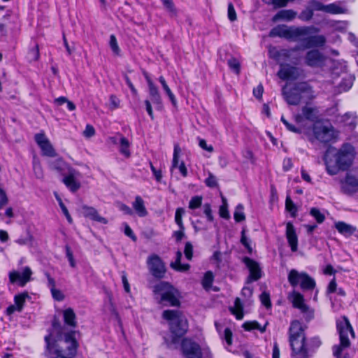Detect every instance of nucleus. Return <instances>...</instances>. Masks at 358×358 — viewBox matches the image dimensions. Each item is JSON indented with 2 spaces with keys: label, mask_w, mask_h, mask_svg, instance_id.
<instances>
[{
  "label": "nucleus",
  "mask_w": 358,
  "mask_h": 358,
  "mask_svg": "<svg viewBox=\"0 0 358 358\" xmlns=\"http://www.w3.org/2000/svg\"><path fill=\"white\" fill-rule=\"evenodd\" d=\"M164 6L168 11L172 13H176V9L172 0H161Z\"/></svg>",
  "instance_id": "nucleus-64"
},
{
  "label": "nucleus",
  "mask_w": 358,
  "mask_h": 358,
  "mask_svg": "<svg viewBox=\"0 0 358 358\" xmlns=\"http://www.w3.org/2000/svg\"><path fill=\"white\" fill-rule=\"evenodd\" d=\"M34 139L41 148L43 155L50 157H57V154L55 150L44 133L35 134Z\"/></svg>",
  "instance_id": "nucleus-14"
},
{
  "label": "nucleus",
  "mask_w": 358,
  "mask_h": 358,
  "mask_svg": "<svg viewBox=\"0 0 358 358\" xmlns=\"http://www.w3.org/2000/svg\"><path fill=\"white\" fill-rule=\"evenodd\" d=\"M147 264L150 273L156 278H162L166 272L164 262L157 255H150L147 259Z\"/></svg>",
  "instance_id": "nucleus-10"
},
{
  "label": "nucleus",
  "mask_w": 358,
  "mask_h": 358,
  "mask_svg": "<svg viewBox=\"0 0 358 358\" xmlns=\"http://www.w3.org/2000/svg\"><path fill=\"white\" fill-rule=\"evenodd\" d=\"M213 274L211 271H207L202 280V285L204 289H208L212 286L213 282Z\"/></svg>",
  "instance_id": "nucleus-46"
},
{
  "label": "nucleus",
  "mask_w": 358,
  "mask_h": 358,
  "mask_svg": "<svg viewBox=\"0 0 358 358\" xmlns=\"http://www.w3.org/2000/svg\"><path fill=\"white\" fill-rule=\"evenodd\" d=\"M33 237L30 234H27L25 237H20L15 242L20 245H31Z\"/></svg>",
  "instance_id": "nucleus-57"
},
{
  "label": "nucleus",
  "mask_w": 358,
  "mask_h": 358,
  "mask_svg": "<svg viewBox=\"0 0 358 358\" xmlns=\"http://www.w3.org/2000/svg\"><path fill=\"white\" fill-rule=\"evenodd\" d=\"M289 341L292 350V356L308 358L319 348L321 341L318 337L312 338L306 346L304 329L299 320H293L289 328Z\"/></svg>",
  "instance_id": "nucleus-1"
},
{
  "label": "nucleus",
  "mask_w": 358,
  "mask_h": 358,
  "mask_svg": "<svg viewBox=\"0 0 358 358\" xmlns=\"http://www.w3.org/2000/svg\"><path fill=\"white\" fill-rule=\"evenodd\" d=\"M109 45L113 53L118 55L120 54V50L118 46L116 37L113 34L110 35V36Z\"/></svg>",
  "instance_id": "nucleus-52"
},
{
  "label": "nucleus",
  "mask_w": 358,
  "mask_h": 358,
  "mask_svg": "<svg viewBox=\"0 0 358 358\" xmlns=\"http://www.w3.org/2000/svg\"><path fill=\"white\" fill-rule=\"evenodd\" d=\"M39 48L37 44H34V45L30 48L29 51L27 54V59L29 62H35L37 61L39 58Z\"/></svg>",
  "instance_id": "nucleus-44"
},
{
  "label": "nucleus",
  "mask_w": 358,
  "mask_h": 358,
  "mask_svg": "<svg viewBox=\"0 0 358 358\" xmlns=\"http://www.w3.org/2000/svg\"><path fill=\"white\" fill-rule=\"evenodd\" d=\"M289 299L292 301L293 306L301 310L304 314L306 319L310 320L313 317L314 312L304 303V299L301 294L293 291L289 295Z\"/></svg>",
  "instance_id": "nucleus-11"
},
{
  "label": "nucleus",
  "mask_w": 358,
  "mask_h": 358,
  "mask_svg": "<svg viewBox=\"0 0 358 358\" xmlns=\"http://www.w3.org/2000/svg\"><path fill=\"white\" fill-rule=\"evenodd\" d=\"M64 320L67 325L75 327L76 326V314L71 308L63 311Z\"/></svg>",
  "instance_id": "nucleus-35"
},
{
  "label": "nucleus",
  "mask_w": 358,
  "mask_h": 358,
  "mask_svg": "<svg viewBox=\"0 0 358 358\" xmlns=\"http://www.w3.org/2000/svg\"><path fill=\"white\" fill-rule=\"evenodd\" d=\"M286 238L292 252L298 249V237L294 225L291 222L286 224Z\"/></svg>",
  "instance_id": "nucleus-23"
},
{
  "label": "nucleus",
  "mask_w": 358,
  "mask_h": 358,
  "mask_svg": "<svg viewBox=\"0 0 358 358\" xmlns=\"http://www.w3.org/2000/svg\"><path fill=\"white\" fill-rule=\"evenodd\" d=\"M300 76L299 69L289 64H280L278 76L282 80H296Z\"/></svg>",
  "instance_id": "nucleus-18"
},
{
  "label": "nucleus",
  "mask_w": 358,
  "mask_h": 358,
  "mask_svg": "<svg viewBox=\"0 0 358 358\" xmlns=\"http://www.w3.org/2000/svg\"><path fill=\"white\" fill-rule=\"evenodd\" d=\"M335 227L341 234L349 236L356 230L355 227L344 222H338L335 223Z\"/></svg>",
  "instance_id": "nucleus-29"
},
{
  "label": "nucleus",
  "mask_w": 358,
  "mask_h": 358,
  "mask_svg": "<svg viewBox=\"0 0 358 358\" xmlns=\"http://www.w3.org/2000/svg\"><path fill=\"white\" fill-rule=\"evenodd\" d=\"M354 155V148L348 143L343 145L338 150L329 148L324 155L327 173L334 176L340 171L347 170L352 163Z\"/></svg>",
  "instance_id": "nucleus-2"
},
{
  "label": "nucleus",
  "mask_w": 358,
  "mask_h": 358,
  "mask_svg": "<svg viewBox=\"0 0 358 358\" xmlns=\"http://www.w3.org/2000/svg\"><path fill=\"white\" fill-rule=\"evenodd\" d=\"M243 210L244 206L243 204L239 203L236 206L234 213V217L236 222H240L245 220V215Z\"/></svg>",
  "instance_id": "nucleus-41"
},
{
  "label": "nucleus",
  "mask_w": 358,
  "mask_h": 358,
  "mask_svg": "<svg viewBox=\"0 0 358 358\" xmlns=\"http://www.w3.org/2000/svg\"><path fill=\"white\" fill-rule=\"evenodd\" d=\"M281 121L282 122V123L285 124V126L286 127V128L292 131V132H294V133H296V134H299L301 133V130L299 127H297L292 124H290L285 117L284 116L282 115L281 117Z\"/></svg>",
  "instance_id": "nucleus-56"
},
{
  "label": "nucleus",
  "mask_w": 358,
  "mask_h": 358,
  "mask_svg": "<svg viewBox=\"0 0 358 358\" xmlns=\"http://www.w3.org/2000/svg\"><path fill=\"white\" fill-rule=\"evenodd\" d=\"M184 253L188 260H191L193 256V246L189 242L185 243Z\"/></svg>",
  "instance_id": "nucleus-60"
},
{
  "label": "nucleus",
  "mask_w": 358,
  "mask_h": 358,
  "mask_svg": "<svg viewBox=\"0 0 358 358\" xmlns=\"http://www.w3.org/2000/svg\"><path fill=\"white\" fill-rule=\"evenodd\" d=\"M282 94L289 105L296 106L313 99V92L306 83H298L289 90L282 88Z\"/></svg>",
  "instance_id": "nucleus-8"
},
{
  "label": "nucleus",
  "mask_w": 358,
  "mask_h": 358,
  "mask_svg": "<svg viewBox=\"0 0 358 358\" xmlns=\"http://www.w3.org/2000/svg\"><path fill=\"white\" fill-rule=\"evenodd\" d=\"M290 27H287L286 25H279L276 27L273 28L271 32V36H279L282 38H285L286 39L288 38L289 32Z\"/></svg>",
  "instance_id": "nucleus-34"
},
{
  "label": "nucleus",
  "mask_w": 358,
  "mask_h": 358,
  "mask_svg": "<svg viewBox=\"0 0 358 358\" xmlns=\"http://www.w3.org/2000/svg\"><path fill=\"white\" fill-rule=\"evenodd\" d=\"M307 136L312 143L317 141L327 143L336 138L337 132L330 124L316 122L313 124L311 130L307 132Z\"/></svg>",
  "instance_id": "nucleus-7"
},
{
  "label": "nucleus",
  "mask_w": 358,
  "mask_h": 358,
  "mask_svg": "<svg viewBox=\"0 0 358 358\" xmlns=\"http://www.w3.org/2000/svg\"><path fill=\"white\" fill-rule=\"evenodd\" d=\"M129 147V141L124 137H121L120 151L122 155H124L126 157H129V155H130Z\"/></svg>",
  "instance_id": "nucleus-48"
},
{
  "label": "nucleus",
  "mask_w": 358,
  "mask_h": 358,
  "mask_svg": "<svg viewBox=\"0 0 358 358\" xmlns=\"http://www.w3.org/2000/svg\"><path fill=\"white\" fill-rule=\"evenodd\" d=\"M326 43V38L323 35L308 36L305 37L303 43H301L300 49H310L312 48H320Z\"/></svg>",
  "instance_id": "nucleus-20"
},
{
  "label": "nucleus",
  "mask_w": 358,
  "mask_h": 358,
  "mask_svg": "<svg viewBox=\"0 0 358 358\" xmlns=\"http://www.w3.org/2000/svg\"><path fill=\"white\" fill-rule=\"evenodd\" d=\"M260 300L262 303L266 308H269L271 306L270 296L268 293L263 292L260 295Z\"/></svg>",
  "instance_id": "nucleus-63"
},
{
  "label": "nucleus",
  "mask_w": 358,
  "mask_h": 358,
  "mask_svg": "<svg viewBox=\"0 0 358 358\" xmlns=\"http://www.w3.org/2000/svg\"><path fill=\"white\" fill-rule=\"evenodd\" d=\"M310 8L313 10H319L325 12V6L322 3L317 0H311L309 2Z\"/></svg>",
  "instance_id": "nucleus-54"
},
{
  "label": "nucleus",
  "mask_w": 358,
  "mask_h": 358,
  "mask_svg": "<svg viewBox=\"0 0 358 358\" xmlns=\"http://www.w3.org/2000/svg\"><path fill=\"white\" fill-rule=\"evenodd\" d=\"M317 32H319V29L313 26L301 27H290L287 40L301 41L302 43H303V40L306 36Z\"/></svg>",
  "instance_id": "nucleus-12"
},
{
  "label": "nucleus",
  "mask_w": 358,
  "mask_h": 358,
  "mask_svg": "<svg viewBox=\"0 0 358 358\" xmlns=\"http://www.w3.org/2000/svg\"><path fill=\"white\" fill-rule=\"evenodd\" d=\"M326 60V57L318 50H309L305 57L306 64L311 67H322Z\"/></svg>",
  "instance_id": "nucleus-15"
},
{
  "label": "nucleus",
  "mask_w": 358,
  "mask_h": 358,
  "mask_svg": "<svg viewBox=\"0 0 358 358\" xmlns=\"http://www.w3.org/2000/svg\"><path fill=\"white\" fill-rule=\"evenodd\" d=\"M346 10L341 7L337 3H332L325 6V13L331 14L345 13Z\"/></svg>",
  "instance_id": "nucleus-39"
},
{
  "label": "nucleus",
  "mask_w": 358,
  "mask_h": 358,
  "mask_svg": "<svg viewBox=\"0 0 358 358\" xmlns=\"http://www.w3.org/2000/svg\"><path fill=\"white\" fill-rule=\"evenodd\" d=\"M83 209L85 217H87L92 220L101 222L102 224L108 223V220L105 217H101L94 208L84 206Z\"/></svg>",
  "instance_id": "nucleus-25"
},
{
  "label": "nucleus",
  "mask_w": 358,
  "mask_h": 358,
  "mask_svg": "<svg viewBox=\"0 0 358 358\" xmlns=\"http://www.w3.org/2000/svg\"><path fill=\"white\" fill-rule=\"evenodd\" d=\"M74 334H66L64 338L60 334L57 340L52 333L46 336L45 341L50 354L49 358H72L76 353L78 346Z\"/></svg>",
  "instance_id": "nucleus-3"
},
{
  "label": "nucleus",
  "mask_w": 358,
  "mask_h": 358,
  "mask_svg": "<svg viewBox=\"0 0 358 358\" xmlns=\"http://www.w3.org/2000/svg\"><path fill=\"white\" fill-rule=\"evenodd\" d=\"M185 213V210L182 208H178L176 209V215H175V221L176 224L178 225L179 229H185L182 217L183 214Z\"/></svg>",
  "instance_id": "nucleus-50"
},
{
  "label": "nucleus",
  "mask_w": 358,
  "mask_h": 358,
  "mask_svg": "<svg viewBox=\"0 0 358 358\" xmlns=\"http://www.w3.org/2000/svg\"><path fill=\"white\" fill-rule=\"evenodd\" d=\"M181 152L180 148L178 144H176L174 145V150H173V162H172V169H175L178 167V169L181 174L186 177L187 175V170L185 167V165L184 162H181L179 166L178 165V161H179V155Z\"/></svg>",
  "instance_id": "nucleus-24"
},
{
  "label": "nucleus",
  "mask_w": 358,
  "mask_h": 358,
  "mask_svg": "<svg viewBox=\"0 0 358 358\" xmlns=\"http://www.w3.org/2000/svg\"><path fill=\"white\" fill-rule=\"evenodd\" d=\"M289 284L295 287L300 285L302 289L310 290L315 287V281L305 272H299L296 269H292L287 276Z\"/></svg>",
  "instance_id": "nucleus-9"
},
{
  "label": "nucleus",
  "mask_w": 358,
  "mask_h": 358,
  "mask_svg": "<svg viewBox=\"0 0 358 358\" xmlns=\"http://www.w3.org/2000/svg\"><path fill=\"white\" fill-rule=\"evenodd\" d=\"M313 16V11L310 8L303 10L299 15V18L303 21H309Z\"/></svg>",
  "instance_id": "nucleus-53"
},
{
  "label": "nucleus",
  "mask_w": 358,
  "mask_h": 358,
  "mask_svg": "<svg viewBox=\"0 0 358 358\" xmlns=\"http://www.w3.org/2000/svg\"><path fill=\"white\" fill-rule=\"evenodd\" d=\"M231 313L236 315V319L241 320L243 317V308L238 298L236 299L234 307L231 308Z\"/></svg>",
  "instance_id": "nucleus-42"
},
{
  "label": "nucleus",
  "mask_w": 358,
  "mask_h": 358,
  "mask_svg": "<svg viewBox=\"0 0 358 358\" xmlns=\"http://www.w3.org/2000/svg\"><path fill=\"white\" fill-rule=\"evenodd\" d=\"M299 49V46H296L291 50L287 49L276 50L275 49H273V50H270V54L272 57L280 62L281 60H285L286 59L289 58L291 55V51H295Z\"/></svg>",
  "instance_id": "nucleus-26"
},
{
  "label": "nucleus",
  "mask_w": 358,
  "mask_h": 358,
  "mask_svg": "<svg viewBox=\"0 0 358 358\" xmlns=\"http://www.w3.org/2000/svg\"><path fill=\"white\" fill-rule=\"evenodd\" d=\"M159 81L162 84V86L164 90L168 95V96H169L170 101H171V103H173V105L176 106V99L174 94H173V92H171V89L169 87L168 85L166 84V82L163 76H160L159 78Z\"/></svg>",
  "instance_id": "nucleus-40"
},
{
  "label": "nucleus",
  "mask_w": 358,
  "mask_h": 358,
  "mask_svg": "<svg viewBox=\"0 0 358 358\" xmlns=\"http://www.w3.org/2000/svg\"><path fill=\"white\" fill-rule=\"evenodd\" d=\"M355 80V78L351 75H347L345 77H344L342 79V81L340 83V84L338 86V92H346L349 90L353 84V81Z\"/></svg>",
  "instance_id": "nucleus-36"
},
{
  "label": "nucleus",
  "mask_w": 358,
  "mask_h": 358,
  "mask_svg": "<svg viewBox=\"0 0 358 358\" xmlns=\"http://www.w3.org/2000/svg\"><path fill=\"white\" fill-rule=\"evenodd\" d=\"M183 353L187 358H201V348L198 344L189 339H184L182 343Z\"/></svg>",
  "instance_id": "nucleus-17"
},
{
  "label": "nucleus",
  "mask_w": 358,
  "mask_h": 358,
  "mask_svg": "<svg viewBox=\"0 0 358 358\" xmlns=\"http://www.w3.org/2000/svg\"><path fill=\"white\" fill-rule=\"evenodd\" d=\"M203 213L207 217L208 221L213 222L214 220V217L212 213L211 206L210 203H206L203 206Z\"/></svg>",
  "instance_id": "nucleus-59"
},
{
  "label": "nucleus",
  "mask_w": 358,
  "mask_h": 358,
  "mask_svg": "<svg viewBox=\"0 0 358 358\" xmlns=\"http://www.w3.org/2000/svg\"><path fill=\"white\" fill-rule=\"evenodd\" d=\"M80 173L75 169H69L66 176L62 180L65 185L73 192H76L80 187V182L78 180Z\"/></svg>",
  "instance_id": "nucleus-16"
},
{
  "label": "nucleus",
  "mask_w": 358,
  "mask_h": 358,
  "mask_svg": "<svg viewBox=\"0 0 358 358\" xmlns=\"http://www.w3.org/2000/svg\"><path fill=\"white\" fill-rule=\"evenodd\" d=\"M110 108L111 110H115L120 107V99L114 94L110 96Z\"/></svg>",
  "instance_id": "nucleus-61"
},
{
  "label": "nucleus",
  "mask_w": 358,
  "mask_h": 358,
  "mask_svg": "<svg viewBox=\"0 0 358 358\" xmlns=\"http://www.w3.org/2000/svg\"><path fill=\"white\" fill-rule=\"evenodd\" d=\"M243 262L250 271V275L247 280L248 282L256 281L262 277L261 268L257 262L249 257H245L243 259Z\"/></svg>",
  "instance_id": "nucleus-19"
},
{
  "label": "nucleus",
  "mask_w": 358,
  "mask_h": 358,
  "mask_svg": "<svg viewBox=\"0 0 358 358\" xmlns=\"http://www.w3.org/2000/svg\"><path fill=\"white\" fill-rule=\"evenodd\" d=\"M296 16V12L293 10H282L279 11L274 17L273 21L278 20H283L286 21H291Z\"/></svg>",
  "instance_id": "nucleus-33"
},
{
  "label": "nucleus",
  "mask_w": 358,
  "mask_h": 358,
  "mask_svg": "<svg viewBox=\"0 0 358 358\" xmlns=\"http://www.w3.org/2000/svg\"><path fill=\"white\" fill-rule=\"evenodd\" d=\"M267 323L264 327H262L257 321L246 322L243 324V327L246 331H251L254 329L259 330L260 332L264 333L266 331Z\"/></svg>",
  "instance_id": "nucleus-38"
},
{
  "label": "nucleus",
  "mask_w": 358,
  "mask_h": 358,
  "mask_svg": "<svg viewBox=\"0 0 358 358\" xmlns=\"http://www.w3.org/2000/svg\"><path fill=\"white\" fill-rule=\"evenodd\" d=\"M285 208L286 210L291 213L292 217H296L297 208L289 196H287L285 200Z\"/></svg>",
  "instance_id": "nucleus-49"
},
{
  "label": "nucleus",
  "mask_w": 358,
  "mask_h": 358,
  "mask_svg": "<svg viewBox=\"0 0 358 358\" xmlns=\"http://www.w3.org/2000/svg\"><path fill=\"white\" fill-rule=\"evenodd\" d=\"M358 187V178L352 175L347 173L345 180L342 182V191L348 194H352L356 192Z\"/></svg>",
  "instance_id": "nucleus-22"
},
{
  "label": "nucleus",
  "mask_w": 358,
  "mask_h": 358,
  "mask_svg": "<svg viewBox=\"0 0 358 358\" xmlns=\"http://www.w3.org/2000/svg\"><path fill=\"white\" fill-rule=\"evenodd\" d=\"M302 113L295 116V121L298 124H301L303 119L315 121L318 117L317 109L310 106H305L302 108Z\"/></svg>",
  "instance_id": "nucleus-21"
},
{
  "label": "nucleus",
  "mask_w": 358,
  "mask_h": 358,
  "mask_svg": "<svg viewBox=\"0 0 358 358\" xmlns=\"http://www.w3.org/2000/svg\"><path fill=\"white\" fill-rule=\"evenodd\" d=\"M310 214L316 220L317 222L319 224L322 223L325 220L324 214L322 213L320 210L317 208H310Z\"/></svg>",
  "instance_id": "nucleus-45"
},
{
  "label": "nucleus",
  "mask_w": 358,
  "mask_h": 358,
  "mask_svg": "<svg viewBox=\"0 0 358 358\" xmlns=\"http://www.w3.org/2000/svg\"><path fill=\"white\" fill-rule=\"evenodd\" d=\"M203 198L201 196H194L191 198L189 202V208L191 210H195L200 208L202 205Z\"/></svg>",
  "instance_id": "nucleus-47"
},
{
  "label": "nucleus",
  "mask_w": 358,
  "mask_h": 358,
  "mask_svg": "<svg viewBox=\"0 0 358 358\" xmlns=\"http://www.w3.org/2000/svg\"><path fill=\"white\" fill-rule=\"evenodd\" d=\"M163 317L170 322V330L173 334V343H178L179 338L185 335L187 331L188 323L187 319L179 311L174 310H164Z\"/></svg>",
  "instance_id": "nucleus-4"
},
{
  "label": "nucleus",
  "mask_w": 358,
  "mask_h": 358,
  "mask_svg": "<svg viewBox=\"0 0 358 358\" xmlns=\"http://www.w3.org/2000/svg\"><path fill=\"white\" fill-rule=\"evenodd\" d=\"M222 204L220 206L219 215L221 217L228 220L230 217L229 213L228 211V203L227 199L222 196Z\"/></svg>",
  "instance_id": "nucleus-43"
},
{
  "label": "nucleus",
  "mask_w": 358,
  "mask_h": 358,
  "mask_svg": "<svg viewBox=\"0 0 358 358\" xmlns=\"http://www.w3.org/2000/svg\"><path fill=\"white\" fill-rule=\"evenodd\" d=\"M149 95L151 101L154 104H161L162 99L159 90L152 80H149Z\"/></svg>",
  "instance_id": "nucleus-31"
},
{
  "label": "nucleus",
  "mask_w": 358,
  "mask_h": 358,
  "mask_svg": "<svg viewBox=\"0 0 358 358\" xmlns=\"http://www.w3.org/2000/svg\"><path fill=\"white\" fill-rule=\"evenodd\" d=\"M337 120L350 127L351 129L355 128L357 124V116L352 113H346L343 115L338 117Z\"/></svg>",
  "instance_id": "nucleus-32"
},
{
  "label": "nucleus",
  "mask_w": 358,
  "mask_h": 358,
  "mask_svg": "<svg viewBox=\"0 0 358 358\" xmlns=\"http://www.w3.org/2000/svg\"><path fill=\"white\" fill-rule=\"evenodd\" d=\"M336 326L340 337V344L333 346V355L336 358H350L346 355L341 357V354L346 348L350 346L348 334H350L352 338L355 336L352 327L346 317H343L341 320H337Z\"/></svg>",
  "instance_id": "nucleus-5"
},
{
  "label": "nucleus",
  "mask_w": 358,
  "mask_h": 358,
  "mask_svg": "<svg viewBox=\"0 0 358 358\" xmlns=\"http://www.w3.org/2000/svg\"><path fill=\"white\" fill-rule=\"evenodd\" d=\"M33 169L34 175L37 178L41 179L43 178V169L41 164L38 162L36 160L33 162Z\"/></svg>",
  "instance_id": "nucleus-51"
},
{
  "label": "nucleus",
  "mask_w": 358,
  "mask_h": 358,
  "mask_svg": "<svg viewBox=\"0 0 358 358\" xmlns=\"http://www.w3.org/2000/svg\"><path fill=\"white\" fill-rule=\"evenodd\" d=\"M132 206L139 217H143L148 215V210L145 206L144 201L140 196L135 197V200L132 203Z\"/></svg>",
  "instance_id": "nucleus-28"
},
{
  "label": "nucleus",
  "mask_w": 358,
  "mask_h": 358,
  "mask_svg": "<svg viewBox=\"0 0 358 358\" xmlns=\"http://www.w3.org/2000/svg\"><path fill=\"white\" fill-rule=\"evenodd\" d=\"M28 298H29V294L27 292H25L15 296L14 301H15V305L17 307V311H18V312L22 311L23 306H24V303L26 299Z\"/></svg>",
  "instance_id": "nucleus-37"
},
{
  "label": "nucleus",
  "mask_w": 358,
  "mask_h": 358,
  "mask_svg": "<svg viewBox=\"0 0 358 358\" xmlns=\"http://www.w3.org/2000/svg\"><path fill=\"white\" fill-rule=\"evenodd\" d=\"M227 64L229 68L233 70L236 73L238 74L240 72V63L236 58H231L228 60Z\"/></svg>",
  "instance_id": "nucleus-55"
},
{
  "label": "nucleus",
  "mask_w": 358,
  "mask_h": 358,
  "mask_svg": "<svg viewBox=\"0 0 358 358\" xmlns=\"http://www.w3.org/2000/svg\"><path fill=\"white\" fill-rule=\"evenodd\" d=\"M31 269L29 266H25L22 273L15 270L9 272V281L12 284L17 283L19 286L23 287L31 280Z\"/></svg>",
  "instance_id": "nucleus-13"
},
{
  "label": "nucleus",
  "mask_w": 358,
  "mask_h": 358,
  "mask_svg": "<svg viewBox=\"0 0 358 358\" xmlns=\"http://www.w3.org/2000/svg\"><path fill=\"white\" fill-rule=\"evenodd\" d=\"M205 183L211 188L216 187L218 185L216 177L211 173H208V177L205 180Z\"/></svg>",
  "instance_id": "nucleus-58"
},
{
  "label": "nucleus",
  "mask_w": 358,
  "mask_h": 358,
  "mask_svg": "<svg viewBox=\"0 0 358 358\" xmlns=\"http://www.w3.org/2000/svg\"><path fill=\"white\" fill-rule=\"evenodd\" d=\"M49 166L52 170H55L61 174H64V171H69V169H70L68 164L61 157L50 161Z\"/></svg>",
  "instance_id": "nucleus-27"
},
{
  "label": "nucleus",
  "mask_w": 358,
  "mask_h": 358,
  "mask_svg": "<svg viewBox=\"0 0 358 358\" xmlns=\"http://www.w3.org/2000/svg\"><path fill=\"white\" fill-rule=\"evenodd\" d=\"M182 252L180 251H178L176 252V260L175 262H173L170 264V266L177 271H180V272H183V271H186L187 270H189L190 266L189 264H182L180 261H181V258H182Z\"/></svg>",
  "instance_id": "nucleus-30"
},
{
  "label": "nucleus",
  "mask_w": 358,
  "mask_h": 358,
  "mask_svg": "<svg viewBox=\"0 0 358 358\" xmlns=\"http://www.w3.org/2000/svg\"><path fill=\"white\" fill-rule=\"evenodd\" d=\"M153 292L159 297V303L164 306H179L180 292L170 283L161 281L153 287Z\"/></svg>",
  "instance_id": "nucleus-6"
},
{
  "label": "nucleus",
  "mask_w": 358,
  "mask_h": 358,
  "mask_svg": "<svg viewBox=\"0 0 358 358\" xmlns=\"http://www.w3.org/2000/svg\"><path fill=\"white\" fill-rule=\"evenodd\" d=\"M228 17L231 22L236 20V13L231 3H229L228 5Z\"/></svg>",
  "instance_id": "nucleus-62"
}]
</instances>
